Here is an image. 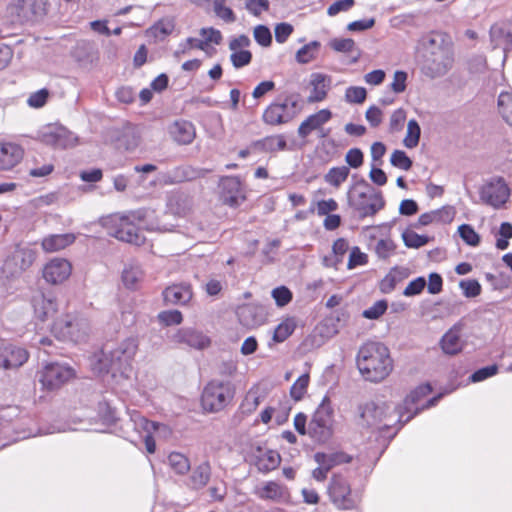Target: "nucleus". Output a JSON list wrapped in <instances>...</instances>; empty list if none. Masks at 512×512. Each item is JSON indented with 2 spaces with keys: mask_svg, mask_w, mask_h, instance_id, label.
Returning <instances> with one entry per match:
<instances>
[{
  "mask_svg": "<svg viewBox=\"0 0 512 512\" xmlns=\"http://www.w3.org/2000/svg\"><path fill=\"white\" fill-rule=\"evenodd\" d=\"M356 363L362 376L371 382L384 380L393 369L389 349L375 341L366 342L360 347Z\"/></svg>",
  "mask_w": 512,
  "mask_h": 512,
  "instance_id": "obj_3",
  "label": "nucleus"
},
{
  "mask_svg": "<svg viewBox=\"0 0 512 512\" xmlns=\"http://www.w3.org/2000/svg\"><path fill=\"white\" fill-rule=\"evenodd\" d=\"M257 495L261 499L277 501L283 498L284 489L279 483L268 481L257 491Z\"/></svg>",
  "mask_w": 512,
  "mask_h": 512,
  "instance_id": "obj_43",
  "label": "nucleus"
},
{
  "mask_svg": "<svg viewBox=\"0 0 512 512\" xmlns=\"http://www.w3.org/2000/svg\"><path fill=\"white\" fill-rule=\"evenodd\" d=\"M48 6V0H15L13 9L19 21L26 23L43 19Z\"/></svg>",
  "mask_w": 512,
  "mask_h": 512,
  "instance_id": "obj_16",
  "label": "nucleus"
},
{
  "mask_svg": "<svg viewBox=\"0 0 512 512\" xmlns=\"http://www.w3.org/2000/svg\"><path fill=\"white\" fill-rule=\"evenodd\" d=\"M37 258V250L29 244H18L5 261V268L9 273L19 275L27 271Z\"/></svg>",
  "mask_w": 512,
  "mask_h": 512,
  "instance_id": "obj_15",
  "label": "nucleus"
},
{
  "mask_svg": "<svg viewBox=\"0 0 512 512\" xmlns=\"http://www.w3.org/2000/svg\"><path fill=\"white\" fill-rule=\"evenodd\" d=\"M390 163L392 166L404 171H408L413 164L412 160L402 150H395L392 153Z\"/></svg>",
  "mask_w": 512,
  "mask_h": 512,
  "instance_id": "obj_55",
  "label": "nucleus"
},
{
  "mask_svg": "<svg viewBox=\"0 0 512 512\" xmlns=\"http://www.w3.org/2000/svg\"><path fill=\"white\" fill-rule=\"evenodd\" d=\"M4 346L7 355L6 358L9 361L7 362L8 369L18 368L28 360L29 355L25 349L12 344H6Z\"/></svg>",
  "mask_w": 512,
  "mask_h": 512,
  "instance_id": "obj_37",
  "label": "nucleus"
},
{
  "mask_svg": "<svg viewBox=\"0 0 512 512\" xmlns=\"http://www.w3.org/2000/svg\"><path fill=\"white\" fill-rule=\"evenodd\" d=\"M319 48L320 42L316 40L305 44L297 51L296 61L300 64H308L316 58Z\"/></svg>",
  "mask_w": 512,
  "mask_h": 512,
  "instance_id": "obj_45",
  "label": "nucleus"
},
{
  "mask_svg": "<svg viewBox=\"0 0 512 512\" xmlns=\"http://www.w3.org/2000/svg\"><path fill=\"white\" fill-rule=\"evenodd\" d=\"M89 331V321L78 315H66L57 319L51 328V332L58 340L73 343L84 341Z\"/></svg>",
  "mask_w": 512,
  "mask_h": 512,
  "instance_id": "obj_8",
  "label": "nucleus"
},
{
  "mask_svg": "<svg viewBox=\"0 0 512 512\" xmlns=\"http://www.w3.org/2000/svg\"><path fill=\"white\" fill-rule=\"evenodd\" d=\"M97 416L100 422L110 427L118 421V413L107 401H100L97 406Z\"/></svg>",
  "mask_w": 512,
  "mask_h": 512,
  "instance_id": "obj_40",
  "label": "nucleus"
},
{
  "mask_svg": "<svg viewBox=\"0 0 512 512\" xmlns=\"http://www.w3.org/2000/svg\"><path fill=\"white\" fill-rule=\"evenodd\" d=\"M75 239L73 233L51 234L42 239L41 245L46 252H56L73 244Z\"/></svg>",
  "mask_w": 512,
  "mask_h": 512,
  "instance_id": "obj_31",
  "label": "nucleus"
},
{
  "mask_svg": "<svg viewBox=\"0 0 512 512\" xmlns=\"http://www.w3.org/2000/svg\"><path fill=\"white\" fill-rule=\"evenodd\" d=\"M175 29V21L173 18L164 17L155 22L148 30V33L158 39L164 40L167 36L172 34Z\"/></svg>",
  "mask_w": 512,
  "mask_h": 512,
  "instance_id": "obj_36",
  "label": "nucleus"
},
{
  "mask_svg": "<svg viewBox=\"0 0 512 512\" xmlns=\"http://www.w3.org/2000/svg\"><path fill=\"white\" fill-rule=\"evenodd\" d=\"M24 157V149L14 142H0V170L8 171L18 165Z\"/></svg>",
  "mask_w": 512,
  "mask_h": 512,
  "instance_id": "obj_19",
  "label": "nucleus"
},
{
  "mask_svg": "<svg viewBox=\"0 0 512 512\" xmlns=\"http://www.w3.org/2000/svg\"><path fill=\"white\" fill-rule=\"evenodd\" d=\"M367 262V255L363 253L359 247L355 246L350 251L347 268L351 270L357 266L365 265Z\"/></svg>",
  "mask_w": 512,
  "mask_h": 512,
  "instance_id": "obj_61",
  "label": "nucleus"
},
{
  "mask_svg": "<svg viewBox=\"0 0 512 512\" xmlns=\"http://www.w3.org/2000/svg\"><path fill=\"white\" fill-rule=\"evenodd\" d=\"M139 139L140 137L135 129L131 126H127L118 137L117 144L119 148L126 151H133L139 145Z\"/></svg>",
  "mask_w": 512,
  "mask_h": 512,
  "instance_id": "obj_39",
  "label": "nucleus"
},
{
  "mask_svg": "<svg viewBox=\"0 0 512 512\" xmlns=\"http://www.w3.org/2000/svg\"><path fill=\"white\" fill-rule=\"evenodd\" d=\"M177 343H184L196 349H203L210 344V340L202 332L192 328H181L174 335Z\"/></svg>",
  "mask_w": 512,
  "mask_h": 512,
  "instance_id": "obj_25",
  "label": "nucleus"
},
{
  "mask_svg": "<svg viewBox=\"0 0 512 512\" xmlns=\"http://www.w3.org/2000/svg\"><path fill=\"white\" fill-rule=\"evenodd\" d=\"M255 41L263 46L268 47L272 43V35L269 28L265 25H258L254 28Z\"/></svg>",
  "mask_w": 512,
  "mask_h": 512,
  "instance_id": "obj_63",
  "label": "nucleus"
},
{
  "mask_svg": "<svg viewBox=\"0 0 512 512\" xmlns=\"http://www.w3.org/2000/svg\"><path fill=\"white\" fill-rule=\"evenodd\" d=\"M252 53L249 50L232 51L230 61L234 68L239 69L250 64Z\"/></svg>",
  "mask_w": 512,
  "mask_h": 512,
  "instance_id": "obj_57",
  "label": "nucleus"
},
{
  "mask_svg": "<svg viewBox=\"0 0 512 512\" xmlns=\"http://www.w3.org/2000/svg\"><path fill=\"white\" fill-rule=\"evenodd\" d=\"M366 89L360 86H350L345 91V100L348 103L360 104L365 101Z\"/></svg>",
  "mask_w": 512,
  "mask_h": 512,
  "instance_id": "obj_56",
  "label": "nucleus"
},
{
  "mask_svg": "<svg viewBox=\"0 0 512 512\" xmlns=\"http://www.w3.org/2000/svg\"><path fill=\"white\" fill-rule=\"evenodd\" d=\"M331 502L339 509L351 510L358 506L360 497L353 493L349 483L340 476H333L328 486Z\"/></svg>",
  "mask_w": 512,
  "mask_h": 512,
  "instance_id": "obj_13",
  "label": "nucleus"
},
{
  "mask_svg": "<svg viewBox=\"0 0 512 512\" xmlns=\"http://www.w3.org/2000/svg\"><path fill=\"white\" fill-rule=\"evenodd\" d=\"M42 140L45 144L50 145L54 148H66L68 145V139L63 129H50L43 133Z\"/></svg>",
  "mask_w": 512,
  "mask_h": 512,
  "instance_id": "obj_42",
  "label": "nucleus"
},
{
  "mask_svg": "<svg viewBox=\"0 0 512 512\" xmlns=\"http://www.w3.org/2000/svg\"><path fill=\"white\" fill-rule=\"evenodd\" d=\"M158 320L166 326L178 325L182 322L183 316L179 310H167L158 314Z\"/></svg>",
  "mask_w": 512,
  "mask_h": 512,
  "instance_id": "obj_59",
  "label": "nucleus"
},
{
  "mask_svg": "<svg viewBox=\"0 0 512 512\" xmlns=\"http://www.w3.org/2000/svg\"><path fill=\"white\" fill-rule=\"evenodd\" d=\"M490 42L494 49L502 48L504 56L512 51V32L506 23H495L489 30Z\"/></svg>",
  "mask_w": 512,
  "mask_h": 512,
  "instance_id": "obj_23",
  "label": "nucleus"
},
{
  "mask_svg": "<svg viewBox=\"0 0 512 512\" xmlns=\"http://www.w3.org/2000/svg\"><path fill=\"white\" fill-rule=\"evenodd\" d=\"M256 457L255 466L262 473H268L275 470L281 462L280 454L275 450L259 451Z\"/></svg>",
  "mask_w": 512,
  "mask_h": 512,
  "instance_id": "obj_33",
  "label": "nucleus"
},
{
  "mask_svg": "<svg viewBox=\"0 0 512 512\" xmlns=\"http://www.w3.org/2000/svg\"><path fill=\"white\" fill-rule=\"evenodd\" d=\"M213 10L215 15L226 23L236 21L235 13L230 7L226 6V0H213Z\"/></svg>",
  "mask_w": 512,
  "mask_h": 512,
  "instance_id": "obj_49",
  "label": "nucleus"
},
{
  "mask_svg": "<svg viewBox=\"0 0 512 512\" xmlns=\"http://www.w3.org/2000/svg\"><path fill=\"white\" fill-rule=\"evenodd\" d=\"M334 411L330 398L325 396L312 415L308 435L316 442L325 443L333 435Z\"/></svg>",
  "mask_w": 512,
  "mask_h": 512,
  "instance_id": "obj_7",
  "label": "nucleus"
},
{
  "mask_svg": "<svg viewBox=\"0 0 512 512\" xmlns=\"http://www.w3.org/2000/svg\"><path fill=\"white\" fill-rule=\"evenodd\" d=\"M234 397V387L230 381L211 380L201 395V404L205 411L219 412Z\"/></svg>",
  "mask_w": 512,
  "mask_h": 512,
  "instance_id": "obj_10",
  "label": "nucleus"
},
{
  "mask_svg": "<svg viewBox=\"0 0 512 512\" xmlns=\"http://www.w3.org/2000/svg\"><path fill=\"white\" fill-rule=\"evenodd\" d=\"M461 325H453L440 339V347L443 353L447 355H456L463 349L461 340Z\"/></svg>",
  "mask_w": 512,
  "mask_h": 512,
  "instance_id": "obj_27",
  "label": "nucleus"
},
{
  "mask_svg": "<svg viewBox=\"0 0 512 512\" xmlns=\"http://www.w3.org/2000/svg\"><path fill=\"white\" fill-rule=\"evenodd\" d=\"M410 271L406 267L395 266L379 282V289L383 294L391 293L396 286L408 278Z\"/></svg>",
  "mask_w": 512,
  "mask_h": 512,
  "instance_id": "obj_30",
  "label": "nucleus"
},
{
  "mask_svg": "<svg viewBox=\"0 0 512 512\" xmlns=\"http://www.w3.org/2000/svg\"><path fill=\"white\" fill-rule=\"evenodd\" d=\"M388 304L386 300H378L371 307L365 309L362 313L366 319L375 320L381 317L387 310Z\"/></svg>",
  "mask_w": 512,
  "mask_h": 512,
  "instance_id": "obj_58",
  "label": "nucleus"
},
{
  "mask_svg": "<svg viewBox=\"0 0 512 512\" xmlns=\"http://www.w3.org/2000/svg\"><path fill=\"white\" fill-rule=\"evenodd\" d=\"M272 297L277 306L284 307L292 300V292L285 286H279L272 290Z\"/></svg>",
  "mask_w": 512,
  "mask_h": 512,
  "instance_id": "obj_64",
  "label": "nucleus"
},
{
  "mask_svg": "<svg viewBox=\"0 0 512 512\" xmlns=\"http://www.w3.org/2000/svg\"><path fill=\"white\" fill-rule=\"evenodd\" d=\"M144 216L142 210L114 214L107 219L105 226L109 234L116 239L140 246L145 242V236L139 227Z\"/></svg>",
  "mask_w": 512,
  "mask_h": 512,
  "instance_id": "obj_5",
  "label": "nucleus"
},
{
  "mask_svg": "<svg viewBox=\"0 0 512 512\" xmlns=\"http://www.w3.org/2000/svg\"><path fill=\"white\" fill-rule=\"evenodd\" d=\"M299 112V101L295 95L277 98L263 111L262 121L270 126H280L291 122Z\"/></svg>",
  "mask_w": 512,
  "mask_h": 512,
  "instance_id": "obj_9",
  "label": "nucleus"
},
{
  "mask_svg": "<svg viewBox=\"0 0 512 512\" xmlns=\"http://www.w3.org/2000/svg\"><path fill=\"white\" fill-rule=\"evenodd\" d=\"M34 311L36 317L44 321L56 313V300L51 296L42 294L40 297L34 299Z\"/></svg>",
  "mask_w": 512,
  "mask_h": 512,
  "instance_id": "obj_32",
  "label": "nucleus"
},
{
  "mask_svg": "<svg viewBox=\"0 0 512 512\" xmlns=\"http://www.w3.org/2000/svg\"><path fill=\"white\" fill-rule=\"evenodd\" d=\"M71 263L64 258H53L43 268V278L50 284H59L69 278Z\"/></svg>",
  "mask_w": 512,
  "mask_h": 512,
  "instance_id": "obj_18",
  "label": "nucleus"
},
{
  "mask_svg": "<svg viewBox=\"0 0 512 512\" xmlns=\"http://www.w3.org/2000/svg\"><path fill=\"white\" fill-rule=\"evenodd\" d=\"M140 424L147 431L144 436V443L148 453L153 454L156 450V443L154 437L151 435L150 430H156L159 426L158 423L149 421L146 418H140Z\"/></svg>",
  "mask_w": 512,
  "mask_h": 512,
  "instance_id": "obj_51",
  "label": "nucleus"
},
{
  "mask_svg": "<svg viewBox=\"0 0 512 512\" xmlns=\"http://www.w3.org/2000/svg\"><path fill=\"white\" fill-rule=\"evenodd\" d=\"M49 94V90L46 88H42L38 91L31 93L27 99L28 106L32 108L43 107L48 100Z\"/></svg>",
  "mask_w": 512,
  "mask_h": 512,
  "instance_id": "obj_60",
  "label": "nucleus"
},
{
  "mask_svg": "<svg viewBox=\"0 0 512 512\" xmlns=\"http://www.w3.org/2000/svg\"><path fill=\"white\" fill-rule=\"evenodd\" d=\"M331 118L332 112L329 109H321L309 115L298 127V136L305 139L311 132L321 129Z\"/></svg>",
  "mask_w": 512,
  "mask_h": 512,
  "instance_id": "obj_24",
  "label": "nucleus"
},
{
  "mask_svg": "<svg viewBox=\"0 0 512 512\" xmlns=\"http://www.w3.org/2000/svg\"><path fill=\"white\" fill-rule=\"evenodd\" d=\"M331 78L323 73H312L310 76V85L312 87L308 96L309 103L323 101L330 88Z\"/></svg>",
  "mask_w": 512,
  "mask_h": 512,
  "instance_id": "obj_28",
  "label": "nucleus"
},
{
  "mask_svg": "<svg viewBox=\"0 0 512 512\" xmlns=\"http://www.w3.org/2000/svg\"><path fill=\"white\" fill-rule=\"evenodd\" d=\"M395 250V244L391 239H380L376 246L375 252L379 258H389Z\"/></svg>",
  "mask_w": 512,
  "mask_h": 512,
  "instance_id": "obj_62",
  "label": "nucleus"
},
{
  "mask_svg": "<svg viewBox=\"0 0 512 512\" xmlns=\"http://www.w3.org/2000/svg\"><path fill=\"white\" fill-rule=\"evenodd\" d=\"M251 148L257 152L276 153L287 149L286 138L283 134L266 136L262 139L253 141Z\"/></svg>",
  "mask_w": 512,
  "mask_h": 512,
  "instance_id": "obj_29",
  "label": "nucleus"
},
{
  "mask_svg": "<svg viewBox=\"0 0 512 512\" xmlns=\"http://www.w3.org/2000/svg\"><path fill=\"white\" fill-rule=\"evenodd\" d=\"M219 187L222 202L230 207H238L246 199L242 182L237 176L222 177Z\"/></svg>",
  "mask_w": 512,
  "mask_h": 512,
  "instance_id": "obj_17",
  "label": "nucleus"
},
{
  "mask_svg": "<svg viewBox=\"0 0 512 512\" xmlns=\"http://www.w3.org/2000/svg\"><path fill=\"white\" fill-rule=\"evenodd\" d=\"M461 239L469 246H478L480 243V236L469 224H462L458 228Z\"/></svg>",
  "mask_w": 512,
  "mask_h": 512,
  "instance_id": "obj_53",
  "label": "nucleus"
},
{
  "mask_svg": "<svg viewBox=\"0 0 512 512\" xmlns=\"http://www.w3.org/2000/svg\"><path fill=\"white\" fill-rule=\"evenodd\" d=\"M349 173L350 169L347 166L332 167L325 174L324 180L327 184L338 188L347 180Z\"/></svg>",
  "mask_w": 512,
  "mask_h": 512,
  "instance_id": "obj_41",
  "label": "nucleus"
},
{
  "mask_svg": "<svg viewBox=\"0 0 512 512\" xmlns=\"http://www.w3.org/2000/svg\"><path fill=\"white\" fill-rule=\"evenodd\" d=\"M404 244L409 248H420L429 241L428 236L419 235L414 231H406L402 234Z\"/></svg>",
  "mask_w": 512,
  "mask_h": 512,
  "instance_id": "obj_54",
  "label": "nucleus"
},
{
  "mask_svg": "<svg viewBox=\"0 0 512 512\" xmlns=\"http://www.w3.org/2000/svg\"><path fill=\"white\" fill-rule=\"evenodd\" d=\"M421 129L418 122L415 119H411L407 125V133L403 140L404 146L412 149L415 148L420 139Z\"/></svg>",
  "mask_w": 512,
  "mask_h": 512,
  "instance_id": "obj_48",
  "label": "nucleus"
},
{
  "mask_svg": "<svg viewBox=\"0 0 512 512\" xmlns=\"http://www.w3.org/2000/svg\"><path fill=\"white\" fill-rule=\"evenodd\" d=\"M162 296L167 305H186L191 301L193 291L189 283H178L166 287Z\"/></svg>",
  "mask_w": 512,
  "mask_h": 512,
  "instance_id": "obj_22",
  "label": "nucleus"
},
{
  "mask_svg": "<svg viewBox=\"0 0 512 512\" xmlns=\"http://www.w3.org/2000/svg\"><path fill=\"white\" fill-rule=\"evenodd\" d=\"M37 375L42 387L52 391L69 381L74 376V369L67 364L50 362L45 364Z\"/></svg>",
  "mask_w": 512,
  "mask_h": 512,
  "instance_id": "obj_12",
  "label": "nucleus"
},
{
  "mask_svg": "<svg viewBox=\"0 0 512 512\" xmlns=\"http://www.w3.org/2000/svg\"><path fill=\"white\" fill-rule=\"evenodd\" d=\"M309 375L302 374L290 388V396L295 401H300L307 392Z\"/></svg>",
  "mask_w": 512,
  "mask_h": 512,
  "instance_id": "obj_50",
  "label": "nucleus"
},
{
  "mask_svg": "<svg viewBox=\"0 0 512 512\" xmlns=\"http://www.w3.org/2000/svg\"><path fill=\"white\" fill-rule=\"evenodd\" d=\"M314 460L318 465H323L325 469L330 471L337 465L349 463L351 457L344 452H333L329 454L317 452L314 454Z\"/></svg>",
  "mask_w": 512,
  "mask_h": 512,
  "instance_id": "obj_34",
  "label": "nucleus"
},
{
  "mask_svg": "<svg viewBox=\"0 0 512 512\" xmlns=\"http://www.w3.org/2000/svg\"><path fill=\"white\" fill-rule=\"evenodd\" d=\"M236 315L242 325L254 327L263 323L266 313L262 305L247 303L237 307Z\"/></svg>",
  "mask_w": 512,
  "mask_h": 512,
  "instance_id": "obj_21",
  "label": "nucleus"
},
{
  "mask_svg": "<svg viewBox=\"0 0 512 512\" xmlns=\"http://www.w3.org/2000/svg\"><path fill=\"white\" fill-rule=\"evenodd\" d=\"M168 462L170 467L180 475L186 474L190 469V462L188 458L178 452H172L168 456Z\"/></svg>",
  "mask_w": 512,
  "mask_h": 512,
  "instance_id": "obj_47",
  "label": "nucleus"
},
{
  "mask_svg": "<svg viewBox=\"0 0 512 512\" xmlns=\"http://www.w3.org/2000/svg\"><path fill=\"white\" fill-rule=\"evenodd\" d=\"M347 200L349 206L361 218L374 216L385 206L382 192L375 189L363 178L356 181L350 187L347 193Z\"/></svg>",
  "mask_w": 512,
  "mask_h": 512,
  "instance_id": "obj_4",
  "label": "nucleus"
},
{
  "mask_svg": "<svg viewBox=\"0 0 512 512\" xmlns=\"http://www.w3.org/2000/svg\"><path fill=\"white\" fill-rule=\"evenodd\" d=\"M296 329V321L292 317H288L284 319L281 323H279L274 329L272 342L273 343H282L287 338H289Z\"/></svg>",
  "mask_w": 512,
  "mask_h": 512,
  "instance_id": "obj_38",
  "label": "nucleus"
},
{
  "mask_svg": "<svg viewBox=\"0 0 512 512\" xmlns=\"http://www.w3.org/2000/svg\"><path fill=\"white\" fill-rule=\"evenodd\" d=\"M199 34L202 39L195 37H188L186 39L188 48L199 49L208 53L210 44L219 45L223 40L221 31L214 27H203L199 30Z\"/></svg>",
  "mask_w": 512,
  "mask_h": 512,
  "instance_id": "obj_20",
  "label": "nucleus"
},
{
  "mask_svg": "<svg viewBox=\"0 0 512 512\" xmlns=\"http://www.w3.org/2000/svg\"><path fill=\"white\" fill-rule=\"evenodd\" d=\"M358 410L360 413L359 425L363 428L370 429L371 431H384L392 428L396 424H399L392 434V437H394L405 424L397 421V407H395L393 411H390V406L384 402L377 403L370 401L360 405Z\"/></svg>",
  "mask_w": 512,
  "mask_h": 512,
  "instance_id": "obj_6",
  "label": "nucleus"
},
{
  "mask_svg": "<svg viewBox=\"0 0 512 512\" xmlns=\"http://www.w3.org/2000/svg\"><path fill=\"white\" fill-rule=\"evenodd\" d=\"M422 72L429 78L444 76L452 68L454 58L450 43L443 33L433 32L422 39Z\"/></svg>",
  "mask_w": 512,
  "mask_h": 512,
  "instance_id": "obj_2",
  "label": "nucleus"
},
{
  "mask_svg": "<svg viewBox=\"0 0 512 512\" xmlns=\"http://www.w3.org/2000/svg\"><path fill=\"white\" fill-rule=\"evenodd\" d=\"M211 477V466L208 461L199 464L194 468L190 483L194 489H201L207 485Z\"/></svg>",
  "mask_w": 512,
  "mask_h": 512,
  "instance_id": "obj_35",
  "label": "nucleus"
},
{
  "mask_svg": "<svg viewBox=\"0 0 512 512\" xmlns=\"http://www.w3.org/2000/svg\"><path fill=\"white\" fill-rule=\"evenodd\" d=\"M479 196L484 204L499 209L508 201L510 190L502 177H495L482 185Z\"/></svg>",
  "mask_w": 512,
  "mask_h": 512,
  "instance_id": "obj_14",
  "label": "nucleus"
},
{
  "mask_svg": "<svg viewBox=\"0 0 512 512\" xmlns=\"http://www.w3.org/2000/svg\"><path fill=\"white\" fill-rule=\"evenodd\" d=\"M348 250L349 243L346 239L338 238L337 240H335L332 246L334 256L331 265L337 267L339 264H341Z\"/></svg>",
  "mask_w": 512,
  "mask_h": 512,
  "instance_id": "obj_52",
  "label": "nucleus"
},
{
  "mask_svg": "<svg viewBox=\"0 0 512 512\" xmlns=\"http://www.w3.org/2000/svg\"><path fill=\"white\" fill-rule=\"evenodd\" d=\"M142 276V270L138 266H128L122 272V281L128 289H136Z\"/></svg>",
  "mask_w": 512,
  "mask_h": 512,
  "instance_id": "obj_46",
  "label": "nucleus"
},
{
  "mask_svg": "<svg viewBox=\"0 0 512 512\" xmlns=\"http://www.w3.org/2000/svg\"><path fill=\"white\" fill-rule=\"evenodd\" d=\"M431 391L432 387L429 383L421 384L411 391V393L404 399L403 404L397 407V421L407 423L420 411L436 405L442 397L441 393L428 399L421 407L417 406L418 401L427 396Z\"/></svg>",
  "mask_w": 512,
  "mask_h": 512,
  "instance_id": "obj_11",
  "label": "nucleus"
},
{
  "mask_svg": "<svg viewBox=\"0 0 512 512\" xmlns=\"http://www.w3.org/2000/svg\"><path fill=\"white\" fill-rule=\"evenodd\" d=\"M498 111L503 120L512 126V93L501 92L498 96Z\"/></svg>",
  "mask_w": 512,
  "mask_h": 512,
  "instance_id": "obj_44",
  "label": "nucleus"
},
{
  "mask_svg": "<svg viewBox=\"0 0 512 512\" xmlns=\"http://www.w3.org/2000/svg\"><path fill=\"white\" fill-rule=\"evenodd\" d=\"M169 134L178 144L188 145L196 136L195 127L187 120H176L169 127Z\"/></svg>",
  "mask_w": 512,
  "mask_h": 512,
  "instance_id": "obj_26",
  "label": "nucleus"
},
{
  "mask_svg": "<svg viewBox=\"0 0 512 512\" xmlns=\"http://www.w3.org/2000/svg\"><path fill=\"white\" fill-rule=\"evenodd\" d=\"M138 346L137 337H127L107 351L93 353L89 357L90 368L108 385L118 386L129 380Z\"/></svg>",
  "mask_w": 512,
  "mask_h": 512,
  "instance_id": "obj_1",
  "label": "nucleus"
}]
</instances>
